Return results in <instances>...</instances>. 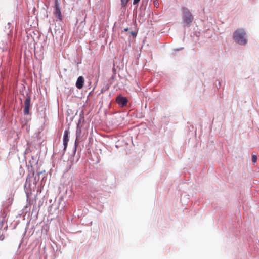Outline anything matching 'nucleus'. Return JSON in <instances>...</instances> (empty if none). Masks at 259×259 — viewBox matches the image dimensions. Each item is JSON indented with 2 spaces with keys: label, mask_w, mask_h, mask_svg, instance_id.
Masks as SVG:
<instances>
[{
  "label": "nucleus",
  "mask_w": 259,
  "mask_h": 259,
  "mask_svg": "<svg viewBox=\"0 0 259 259\" xmlns=\"http://www.w3.org/2000/svg\"><path fill=\"white\" fill-rule=\"evenodd\" d=\"M233 37L235 41L241 45H245L247 42L246 38V33L242 29L235 31Z\"/></svg>",
  "instance_id": "1"
},
{
  "label": "nucleus",
  "mask_w": 259,
  "mask_h": 259,
  "mask_svg": "<svg viewBox=\"0 0 259 259\" xmlns=\"http://www.w3.org/2000/svg\"><path fill=\"white\" fill-rule=\"evenodd\" d=\"M183 14L184 15V23L189 26L193 20V17L190 11L186 8H183Z\"/></svg>",
  "instance_id": "2"
},
{
  "label": "nucleus",
  "mask_w": 259,
  "mask_h": 259,
  "mask_svg": "<svg viewBox=\"0 0 259 259\" xmlns=\"http://www.w3.org/2000/svg\"><path fill=\"white\" fill-rule=\"evenodd\" d=\"M53 9V14L56 16L58 19L61 21L62 20V16L61 12L60 4L58 0L54 1Z\"/></svg>",
  "instance_id": "3"
},
{
  "label": "nucleus",
  "mask_w": 259,
  "mask_h": 259,
  "mask_svg": "<svg viewBox=\"0 0 259 259\" xmlns=\"http://www.w3.org/2000/svg\"><path fill=\"white\" fill-rule=\"evenodd\" d=\"M116 101L120 106L124 107L127 104L128 100L125 97L119 96L117 97Z\"/></svg>",
  "instance_id": "4"
},
{
  "label": "nucleus",
  "mask_w": 259,
  "mask_h": 259,
  "mask_svg": "<svg viewBox=\"0 0 259 259\" xmlns=\"http://www.w3.org/2000/svg\"><path fill=\"white\" fill-rule=\"evenodd\" d=\"M30 105V98L28 97L24 101V113L27 115L29 112V108Z\"/></svg>",
  "instance_id": "5"
},
{
  "label": "nucleus",
  "mask_w": 259,
  "mask_h": 259,
  "mask_svg": "<svg viewBox=\"0 0 259 259\" xmlns=\"http://www.w3.org/2000/svg\"><path fill=\"white\" fill-rule=\"evenodd\" d=\"M84 81V78L82 76L78 77L76 82V87L79 89H81L83 86Z\"/></svg>",
  "instance_id": "6"
},
{
  "label": "nucleus",
  "mask_w": 259,
  "mask_h": 259,
  "mask_svg": "<svg viewBox=\"0 0 259 259\" xmlns=\"http://www.w3.org/2000/svg\"><path fill=\"white\" fill-rule=\"evenodd\" d=\"M68 134L69 132L67 130H65L63 136V145L64 146V149L66 148L68 142L69 141Z\"/></svg>",
  "instance_id": "7"
},
{
  "label": "nucleus",
  "mask_w": 259,
  "mask_h": 259,
  "mask_svg": "<svg viewBox=\"0 0 259 259\" xmlns=\"http://www.w3.org/2000/svg\"><path fill=\"white\" fill-rule=\"evenodd\" d=\"M257 156L255 155L252 156V161L253 163H255L257 161Z\"/></svg>",
  "instance_id": "8"
},
{
  "label": "nucleus",
  "mask_w": 259,
  "mask_h": 259,
  "mask_svg": "<svg viewBox=\"0 0 259 259\" xmlns=\"http://www.w3.org/2000/svg\"><path fill=\"white\" fill-rule=\"evenodd\" d=\"M128 1L129 0H121L122 5L123 6H125L127 5Z\"/></svg>",
  "instance_id": "9"
},
{
  "label": "nucleus",
  "mask_w": 259,
  "mask_h": 259,
  "mask_svg": "<svg viewBox=\"0 0 259 259\" xmlns=\"http://www.w3.org/2000/svg\"><path fill=\"white\" fill-rule=\"evenodd\" d=\"M139 1H140V0H134L133 4L134 5L137 4L138 3H139Z\"/></svg>",
  "instance_id": "10"
},
{
  "label": "nucleus",
  "mask_w": 259,
  "mask_h": 259,
  "mask_svg": "<svg viewBox=\"0 0 259 259\" xmlns=\"http://www.w3.org/2000/svg\"><path fill=\"white\" fill-rule=\"evenodd\" d=\"M5 238V237L4 235H2L0 236V240H3Z\"/></svg>",
  "instance_id": "11"
},
{
  "label": "nucleus",
  "mask_w": 259,
  "mask_h": 259,
  "mask_svg": "<svg viewBox=\"0 0 259 259\" xmlns=\"http://www.w3.org/2000/svg\"><path fill=\"white\" fill-rule=\"evenodd\" d=\"M127 30H128V28L125 29V31H127Z\"/></svg>",
  "instance_id": "12"
}]
</instances>
